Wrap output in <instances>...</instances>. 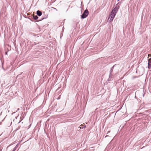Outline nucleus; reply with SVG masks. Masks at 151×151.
<instances>
[{
    "label": "nucleus",
    "instance_id": "1",
    "mask_svg": "<svg viewBox=\"0 0 151 151\" xmlns=\"http://www.w3.org/2000/svg\"><path fill=\"white\" fill-rule=\"evenodd\" d=\"M119 7L118 6H116L114 9L112 10L110 14L109 17L108 19L109 22H111L113 21L114 18L117 12Z\"/></svg>",
    "mask_w": 151,
    "mask_h": 151
},
{
    "label": "nucleus",
    "instance_id": "2",
    "mask_svg": "<svg viewBox=\"0 0 151 151\" xmlns=\"http://www.w3.org/2000/svg\"><path fill=\"white\" fill-rule=\"evenodd\" d=\"M88 12L87 10L86 9L84 11L83 14L81 16V18L82 19L86 18L88 15Z\"/></svg>",
    "mask_w": 151,
    "mask_h": 151
},
{
    "label": "nucleus",
    "instance_id": "3",
    "mask_svg": "<svg viewBox=\"0 0 151 151\" xmlns=\"http://www.w3.org/2000/svg\"><path fill=\"white\" fill-rule=\"evenodd\" d=\"M148 67L149 69L151 68V58L148 60Z\"/></svg>",
    "mask_w": 151,
    "mask_h": 151
},
{
    "label": "nucleus",
    "instance_id": "4",
    "mask_svg": "<svg viewBox=\"0 0 151 151\" xmlns=\"http://www.w3.org/2000/svg\"><path fill=\"white\" fill-rule=\"evenodd\" d=\"M37 14L38 16H40L42 14V13L40 11L38 10L37 12Z\"/></svg>",
    "mask_w": 151,
    "mask_h": 151
},
{
    "label": "nucleus",
    "instance_id": "5",
    "mask_svg": "<svg viewBox=\"0 0 151 151\" xmlns=\"http://www.w3.org/2000/svg\"><path fill=\"white\" fill-rule=\"evenodd\" d=\"M113 74L111 73H110L109 75V78L108 79V81H110V80L109 79L110 78H112V77L113 76Z\"/></svg>",
    "mask_w": 151,
    "mask_h": 151
},
{
    "label": "nucleus",
    "instance_id": "6",
    "mask_svg": "<svg viewBox=\"0 0 151 151\" xmlns=\"http://www.w3.org/2000/svg\"><path fill=\"white\" fill-rule=\"evenodd\" d=\"M114 65L113 66V67H112L111 69V70H110V73H112V72L113 71V70L114 69Z\"/></svg>",
    "mask_w": 151,
    "mask_h": 151
},
{
    "label": "nucleus",
    "instance_id": "7",
    "mask_svg": "<svg viewBox=\"0 0 151 151\" xmlns=\"http://www.w3.org/2000/svg\"><path fill=\"white\" fill-rule=\"evenodd\" d=\"M33 18L35 20H37L38 19V17L37 15L34 16H33Z\"/></svg>",
    "mask_w": 151,
    "mask_h": 151
},
{
    "label": "nucleus",
    "instance_id": "8",
    "mask_svg": "<svg viewBox=\"0 0 151 151\" xmlns=\"http://www.w3.org/2000/svg\"><path fill=\"white\" fill-rule=\"evenodd\" d=\"M17 147H18V145H17L14 147V149H13V150H12V151H15L16 150V149L17 148Z\"/></svg>",
    "mask_w": 151,
    "mask_h": 151
},
{
    "label": "nucleus",
    "instance_id": "9",
    "mask_svg": "<svg viewBox=\"0 0 151 151\" xmlns=\"http://www.w3.org/2000/svg\"><path fill=\"white\" fill-rule=\"evenodd\" d=\"M52 8L53 9H55V10L56 11H57V10L56 8H54V7H52Z\"/></svg>",
    "mask_w": 151,
    "mask_h": 151
},
{
    "label": "nucleus",
    "instance_id": "10",
    "mask_svg": "<svg viewBox=\"0 0 151 151\" xmlns=\"http://www.w3.org/2000/svg\"><path fill=\"white\" fill-rule=\"evenodd\" d=\"M5 55H7V52H5Z\"/></svg>",
    "mask_w": 151,
    "mask_h": 151
},
{
    "label": "nucleus",
    "instance_id": "11",
    "mask_svg": "<svg viewBox=\"0 0 151 151\" xmlns=\"http://www.w3.org/2000/svg\"><path fill=\"white\" fill-rule=\"evenodd\" d=\"M109 132H110V131H108V132H107V134H108L109 133Z\"/></svg>",
    "mask_w": 151,
    "mask_h": 151
},
{
    "label": "nucleus",
    "instance_id": "12",
    "mask_svg": "<svg viewBox=\"0 0 151 151\" xmlns=\"http://www.w3.org/2000/svg\"><path fill=\"white\" fill-rule=\"evenodd\" d=\"M108 136V135H106L105 137V138L106 137H107Z\"/></svg>",
    "mask_w": 151,
    "mask_h": 151
},
{
    "label": "nucleus",
    "instance_id": "13",
    "mask_svg": "<svg viewBox=\"0 0 151 151\" xmlns=\"http://www.w3.org/2000/svg\"><path fill=\"white\" fill-rule=\"evenodd\" d=\"M44 18H43V19H44Z\"/></svg>",
    "mask_w": 151,
    "mask_h": 151
},
{
    "label": "nucleus",
    "instance_id": "14",
    "mask_svg": "<svg viewBox=\"0 0 151 151\" xmlns=\"http://www.w3.org/2000/svg\"><path fill=\"white\" fill-rule=\"evenodd\" d=\"M44 18H43V19H44Z\"/></svg>",
    "mask_w": 151,
    "mask_h": 151
}]
</instances>
